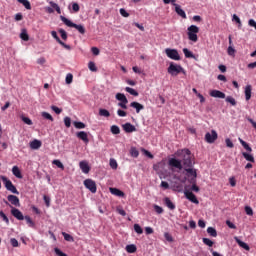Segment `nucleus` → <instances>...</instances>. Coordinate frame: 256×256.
Returning a JSON list of instances; mask_svg holds the SVG:
<instances>
[{
  "label": "nucleus",
  "instance_id": "nucleus-63",
  "mask_svg": "<svg viewBox=\"0 0 256 256\" xmlns=\"http://www.w3.org/2000/svg\"><path fill=\"white\" fill-rule=\"evenodd\" d=\"M191 183H192L191 191H194L195 193H199V186H197L195 182H191Z\"/></svg>",
  "mask_w": 256,
  "mask_h": 256
},
{
  "label": "nucleus",
  "instance_id": "nucleus-59",
  "mask_svg": "<svg viewBox=\"0 0 256 256\" xmlns=\"http://www.w3.org/2000/svg\"><path fill=\"white\" fill-rule=\"evenodd\" d=\"M117 115L118 117H127V112H125V110L118 109Z\"/></svg>",
  "mask_w": 256,
  "mask_h": 256
},
{
  "label": "nucleus",
  "instance_id": "nucleus-51",
  "mask_svg": "<svg viewBox=\"0 0 256 256\" xmlns=\"http://www.w3.org/2000/svg\"><path fill=\"white\" fill-rule=\"evenodd\" d=\"M88 69H90L93 72H97V66L95 65V62H89Z\"/></svg>",
  "mask_w": 256,
  "mask_h": 256
},
{
  "label": "nucleus",
  "instance_id": "nucleus-54",
  "mask_svg": "<svg viewBox=\"0 0 256 256\" xmlns=\"http://www.w3.org/2000/svg\"><path fill=\"white\" fill-rule=\"evenodd\" d=\"M51 109H52V111H54V113H56V115H61V113L63 111L61 108H59L57 106H51Z\"/></svg>",
  "mask_w": 256,
  "mask_h": 256
},
{
  "label": "nucleus",
  "instance_id": "nucleus-23",
  "mask_svg": "<svg viewBox=\"0 0 256 256\" xmlns=\"http://www.w3.org/2000/svg\"><path fill=\"white\" fill-rule=\"evenodd\" d=\"M110 193L112 195H116V197H125V192H123L117 188H110Z\"/></svg>",
  "mask_w": 256,
  "mask_h": 256
},
{
  "label": "nucleus",
  "instance_id": "nucleus-46",
  "mask_svg": "<svg viewBox=\"0 0 256 256\" xmlns=\"http://www.w3.org/2000/svg\"><path fill=\"white\" fill-rule=\"evenodd\" d=\"M42 117L44 119H47L48 121H54L53 116H51V114H49V112H42Z\"/></svg>",
  "mask_w": 256,
  "mask_h": 256
},
{
  "label": "nucleus",
  "instance_id": "nucleus-60",
  "mask_svg": "<svg viewBox=\"0 0 256 256\" xmlns=\"http://www.w3.org/2000/svg\"><path fill=\"white\" fill-rule=\"evenodd\" d=\"M154 210L156 211V213H158V215H161V213H163V208L159 205H154Z\"/></svg>",
  "mask_w": 256,
  "mask_h": 256
},
{
  "label": "nucleus",
  "instance_id": "nucleus-19",
  "mask_svg": "<svg viewBox=\"0 0 256 256\" xmlns=\"http://www.w3.org/2000/svg\"><path fill=\"white\" fill-rule=\"evenodd\" d=\"M130 107L135 109L136 113H141V111H143V109H145V106H143V104H141L139 102H131Z\"/></svg>",
  "mask_w": 256,
  "mask_h": 256
},
{
  "label": "nucleus",
  "instance_id": "nucleus-42",
  "mask_svg": "<svg viewBox=\"0 0 256 256\" xmlns=\"http://www.w3.org/2000/svg\"><path fill=\"white\" fill-rule=\"evenodd\" d=\"M53 165H56V167H58V169H65V166L63 165V163L61 162V160H53Z\"/></svg>",
  "mask_w": 256,
  "mask_h": 256
},
{
  "label": "nucleus",
  "instance_id": "nucleus-21",
  "mask_svg": "<svg viewBox=\"0 0 256 256\" xmlns=\"http://www.w3.org/2000/svg\"><path fill=\"white\" fill-rule=\"evenodd\" d=\"M174 7H175V12L177 13V15L182 17V19H187V14L185 13V10H182L181 6L179 4L174 5Z\"/></svg>",
  "mask_w": 256,
  "mask_h": 256
},
{
  "label": "nucleus",
  "instance_id": "nucleus-44",
  "mask_svg": "<svg viewBox=\"0 0 256 256\" xmlns=\"http://www.w3.org/2000/svg\"><path fill=\"white\" fill-rule=\"evenodd\" d=\"M134 231L135 233H138V235H142L143 233V228L139 224H134Z\"/></svg>",
  "mask_w": 256,
  "mask_h": 256
},
{
  "label": "nucleus",
  "instance_id": "nucleus-62",
  "mask_svg": "<svg viewBox=\"0 0 256 256\" xmlns=\"http://www.w3.org/2000/svg\"><path fill=\"white\" fill-rule=\"evenodd\" d=\"M10 243L12 247H19V241H17L15 238L10 239Z\"/></svg>",
  "mask_w": 256,
  "mask_h": 256
},
{
  "label": "nucleus",
  "instance_id": "nucleus-33",
  "mask_svg": "<svg viewBox=\"0 0 256 256\" xmlns=\"http://www.w3.org/2000/svg\"><path fill=\"white\" fill-rule=\"evenodd\" d=\"M18 3H21L25 7V9L31 11V2H29V0H18Z\"/></svg>",
  "mask_w": 256,
  "mask_h": 256
},
{
  "label": "nucleus",
  "instance_id": "nucleus-22",
  "mask_svg": "<svg viewBox=\"0 0 256 256\" xmlns=\"http://www.w3.org/2000/svg\"><path fill=\"white\" fill-rule=\"evenodd\" d=\"M12 174L15 175L17 179H23V174H21V170L19 169V166H13Z\"/></svg>",
  "mask_w": 256,
  "mask_h": 256
},
{
  "label": "nucleus",
  "instance_id": "nucleus-14",
  "mask_svg": "<svg viewBox=\"0 0 256 256\" xmlns=\"http://www.w3.org/2000/svg\"><path fill=\"white\" fill-rule=\"evenodd\" d=\"M11 215H13L15 219H18V221H23V219H25V216H23V213L17 208L11 209Z\"/></svg>",
  "mask_w": 256,
  "mask_h": 256
},
{
  "label": "nucleus",
  "instance_id": "nucleus-55",
  "mask_svg": "<svg viewBox=\"0 0 256 256\" xmlns=\"http://www.w3.org/2000/svg\"><path fill=\"white\" fill-rule=\"evenodd\" d=\"M245 213H246V215H249L250 217H252L253 208H251L250 206H245Z\"/></svg>",
  "mask_w": 256,
  "mask_h": 256
},
{
  "label": "nucleus",
  "instance_id": "nucleus-16",
  "mask_svg": "<svg viewBox=\"0 0 256 256\" xmlns=\"http://www.w3.org/2000/svg\"><path fill=\"white\" fill-rule=\"evenodd\" d=\"M122 129L125 131V133H134V131H137V128L129 122L122 125Z\"/></svg>",
  "mask_w": 256,
  "mask_h": 256
},
{
  "label": "nucleus",
  "instance_id": "nucleus-28",
  "mask_svg": "<svg viewBox=\"0 0 256 256\" xmlns=\"http://www.w3.org/2000/svg\"><path fill=\"white\" fill-rule=\"evenodd\" d=\"M183 53L186 57V59H196V57L193 55V52H191L189 49L184 48Z\"/></svg>",
  "mask_w": 256,
  "mask_h": 256
},
{
  "label": "nucleus",
  "instance_id": "nucleus-3",
  "mask_svg": "<svg viewBox=\"0 0 256 256\" xmlns=\"http://www.w3.org/2000/svg\"><path fill=\"white\" fill-rule=\"evenodd\" d=\"M169 75L172 77H177L179 73H183L185 75V69L181 65H175V63L171 62L168 69H167Z\"/></svg>",
  "mask_w": 256,
  "mask_h": 256
},
{
  "label": "nucleus",
  "instance_id": "nucleus-58",
  "mask_svg": "<svg viewBox=\"0 0 256 256\" xmlns=\"http://www.w3.org/2000/svg\"><path fill=\"white\" fill-rule=\"evenodd\" d=\"M0 217L3 219V221H5V223H9V218L4 211H0Z\"/></svg>",
  "mask_w": 256,
  "mask_h": 256
},
{
  "label": "nucleus",
  "instance_id": "nucleus-17",
  "mask_svg": "<svg viewBox=\"0 0 256 256\" xmlns=\"http://www.w3.org/2000/svg\"><path fill=\"white\" fill-rule=\"evenodd\" d=\"M210 97H214L215 99H225V93L219 90H211Z\"/></svg>",
  "mask_w": 256,
  "mask_h": 256
},
{
  "label": "nucleus",
  "instance_id": "nucleus-2",
  "mask_svg": "<svg viewBox=\"0 0 256 256\" xmlns=\"http://www.w3.org/2000/svg\"><path fill=\"white\" fill-rule=\"evenodd\" d=\"M61 21L67 25V27H73L76 31H78L81 35H85V26L81 24H75L71 20L65 18V16H60Z\"/></svg>",
  "mask_w": 256,
  "mask_h": 256
},
{
  "label": "nucleus",
  "instance_id": "nucleus-6",
  "mask_svg": "<svg viewBox=\"0 0 256 256\" xmlns=\"http://www.w3.org/2000/svg\"><path fill=\"white\" fill-rule=\"evenodd\" d=\"M165 53L169 59H172L173 61H181V56L177 49L166 48Z\"/></svg>",
  "mask_w": 256,
  "mask_h": 256
},
{
  "label": "nucleus",
  "instance_id": "nucleus-56",
  "mask_svg": "<svg viewBox=\"0 0 256 256\" xmlns=\"http://www.w3.org/2000/svg\"><path fill=\"white\" fill-rule=\"evenodd\" d=\"M228 55H230L231 57L235 56V48H233V46H229L228 50H227Z\"/></svg>",
  "mask_w": 256,
  "mask_h": 256
},
{
  "label": "nucleus",
  "instance_id": "nucleus-24",
  "mask_svg": "<svg viewBox=\"0 0 256 256\" xmlns=\"http://www.w3.org/2000/svg\"><path fill=\"white\" fill-rule=\"evenodd\" d=\"M236 243L239 245V247H242V249H245V251H249V246L247 243L241 241V239H239V237H234Z\"/></svg>",
  "mask_w": 256,
  "mask_h": 256
},
{
  "label": "nucleus",
  "instance_id": "nucleus-61",
  "mask_svg": "<svg viewBox=\"0 0 256 256\" xmlns=\"http://www.w3.org/2000/svg\"><path fill=\"white\" fill-rule=\"evenodd\" d=\"M110 167L112 169H117L118 165H117V161L115 159L110 160Z\"/></svg>",
  "mask_w": 256,
  "mask_h": 256
},
{
  "label": "nucleus",
  "instance_id": "nucleus-39",
  "mask_svg": "<svg viewBox=\"0 0 256 256\" xmlns=\"http://www.w3.org/2000/svg\"><path fill=\"white\" fill-rule=\"evenodd\" d=\"M62 235L65 241H69L70 243H73V241H75V239H73V236H71V234H67V232H62Z\"/></svg>",
  "mask_w": 256,
  "mask_h": 256
},
{
  "label": "nucleus",
  "instance_id": "nucleus-47",
  "mask_svg": "<svg viewBox=\"0 0 256 256\" xmlns=\"http://www.w3.org/2000/svg\"><path fill=\"white\" fill-rule=\"evenodd\" d=\"M58 33L61 35V39H63V41H67V32L63 29H59Z\"/></svg>",
  "mask_w": 256,
  "mask_h": 256
},
{
  "label": "nucleus",
  "instance_id": "nucleus-1",
  "mask_svg": "<svg viewBox=\"0 0 256 256\" xmlns=\"http://www.w3.org/2000/svg\"><path fill=\"white\" fill-rule=\"evenodd\" d=\"M182 165L184 169H189L190 167H193V160H191V150L189 149H184L182 150Z\"/></svg>",
  "mask_w": 256,
  "mask_h": 256
},
{
  "label": "nucleus",
  "instance_id": "nucleus-53",
  "mask_svg": "<svg viewBox=\"0 0 256 256\" xmlns=\"http://www.w3.org/2000/svg\"><path fill=\"white\" fill-rule=\"evenodd\" d=\"M226 102L231 103L233 106L237 105V101H235V98H233L232 96H228L226 98Z\"/></svg>",
  "mask_w": 256,
  "mask_h": 256
},
{
  "label": "nucleus",
  "instance_id": "nucleus-12",
  "mask_svg": "<svg viewBox=\"0 0 256 256\" xmlns=\"http://www.w3.org/2000/svg\"><path fill=\"white\" fill-rule=\"evenodd\" d=\"M52 37L61 45L64 49H67V51H71V46L68 44H65V42H62L61 38L57 35L56 31L51 32Z\"/></svg>",
  "mask_w": 256,
  "mask_h": 256
},
{
  "label": "nucleus",
  "instance_id": "nucleus-20",
  "mask_svg": "<svg viewBox=\"0 0 256 256\" xmlns=\"http://www.w3.org/2000/svg\"><path fill=\"white\" fill-rule=\"evenodd\" d=\"M79 167L82 171V173H89V171H91V168L89 167V163H87V161H81L79 163Z\"/></svg>",
  "mask_w": 256,
  "mask_h": 256
},
{
  "label": "nucleus",
  "instance_id": "nucleus-36",
  "mask_svg": "<svg viewBox=\"0 0 256 256\" xmlns=\"http://www.w3.org/2000/svg\"><path fill=\"white\" fill-rule=\"evenodd\" d=\"M127 253H135L137 251V246L135 244H130L126 246Z\"/></svg>",
  "mask_w": 256,
  "mask_h": 256
},
{
  "label": "nucleus",
  "instance_id": "nucleus-29",
  "mask_svg": "<svg viewBox=\"0 0 256 256\" xmlns=\"http://www.w3.org/2000/svg\"><path fill=\"white\" fill-rule=\"evenodd\" d=\"M50 7H52V9H55L56 13H58V15H61V7H59V4L50 1L49 2Z\"/></svg>",
  "mask_w": 256,
  "mask_h": 256
},
{
  "label": "nucleus",
  "instance_id": "nucleus-41",
  "mask_svg": "<svg viewBox=\"0 0 256 256\" xmlns=\"http://www.w3.org/2000/svg\"><path fill=\"white\" fill-rule=\"evenodd\" d=\"M73 125L76 129H85L86 125L83 122H73Z\"/></svg>",
  "mask_w": 256,
  "mask_h": 256
},
{
  "label": "nucleus",
  "instance_id": "nucleus-37",
  "mask_svg": "<svg viewBox=\"0 0 256 256\" xmlns=\"http://www.w3.org/2000/svg\"><path fill=\"white\" fill-rule=\"evenodd\" d=\"M207 233L210 235V237H217V230L213 227H208Z\"/></svg>",
  "mask_w": 256,
  "mask_h": 256
},
{
  "label": "nucleus",
  "instance_id": "nucleus-64",
  "mask_svg": "<svg viewBox=\"0 0 256 256\" xmlns=\"http://www.w3.org/2000/svg\"><path fill=\"white\" fill-rule=\"evenodd\" d=\"M72 9H73L74 13H79V9H80L79 4L78 3H73L72 4Z\"/></svg>",
  "mask_w": 256,
  "mask_h": 256
},
{
  "label": "nucleus",
  "instance_id": "nucleus-15",
  "mask_svg": "<svg viewBox=\"0 0 256 256\" xmlns=\"http://www.w3.org/2000/svg\"><path fill=\"white\" fill-rule=\"evenodd\" d=\"M7 200L11 205H14V207H21V203L19 202V197L15 195H8Z\"/></svg>",
  "mask_w": 256,
  "mask_h": 256
},
{
  "label": "nucleus",
  "instance_id": "nucleus-38",
  "mask_svg": "<svg viewBox=\"0 0 256 256\" xmlns=\"http://www.w3.org/2000/svg\"><path fill=\"white\" fill-rule=\"evenodd\" d=\"M24 219H25L28 227H32V228L35 227V222L31 219L30 216H25Z\"/></svg>",
  "mask_w": 256,
  "mask_h": 256
},
{
  "label": "nucleus",
  "instance_id": "nucleus-50",
  "mask_svg": "<svg viewBox=\"0 0 256 256\" xmlns=\"http://www.w3.org/2000/svg\"><path fill=\"white\" fill-rule=\"evenodd\" d=\"M64 125H65V127H67V129H69V127H71V118L69 116H66L64 118Z\"/></svg>",
  "mask_w": 256,
  "mask_h": 256
},
{
  "label": "nucleus",
  "instance_id": "nucleus-13",
  "mask_svg": "<svg viewBox=\"0 0 256 256\" xmlns=\"http://www.w3.org/2000/svg\"><path fill=\"white\" fill-rule=\"evenodd\" d=\"M217 131L212 130L211 133L207 132L205 134V140L207 143H213L214 141H217Z\"/></svg>",
  "mask_w": 256,
  "mask_h": 256
},
{
  "label": "nucleus",
  "instance_id": "nucleus-52",
  "mask_svg": "<svg viewBox=\"0 0 256 256\" xmlns=\"http://www.w3.org/2000/svg\"><path fill=\"white\" fill-rule=\"evenodd\" d=\"M116 211H117V213H118L119 215H122V217H125V215H127V212H125V211L123 210V207H121V206H118V207L116 208Z\"/></svg>",
  "mask_w": 256,
  "mask_h": 256
},
{
  "label": "nucleus",
  "instance_id": "nucleus-4",
  "mask_svg": "<svg viewBox=\"0 0 256 256\" xmlns=\"http://www.w3.org/2000/svg\"><path fill=\"white\" fill-rule=\"evenodd\" d=\"M197 33H199V27L196 25H191L188 27V39L189 41H192L193 43H197L199 41V37L197 36Z\"/></svg>",
  "mask_w": 256,
  "mask_h": 256
},
{
  "label": "nucleus",
  "instance_id": "nucleus-25",
  "mask_svg": "<svg viewBox=\"0 0 256 256\" xmlns=\"http://www.w3.org/2000/svg\"><path fill=\"white\" fill-rule=\"evenodd\" d=\"M251 91H252L251 85H247L244 91L246 101H249L251 99Z\"/></svg>",
  "mask_w": 256,
  "mask_h": 256
},
{
  "label": "nucleus",
  "instance_id": "nucleus-7",
  "mask_svg": "<svg viewBox=\"0 0 256 256\" xmlns=\"http://www.w3.org/2000/svg\"><path fill=\"white\" fill-rule=\"evenodd\" d=\"M117 101H120L118 103V106L121 107V109H127V103H129V100H127V96L123 93H117L116 94Z\"/></svg>",
  "mask_w": 256,
  "mask_h": 256
},
{
  "label": "nucleus",
  "instance_id": "nucleus-57",
  "mask_svg": "<svg viewBox=\"0 0 256 256\" xmlns=\"http://www.w3.org/2000/svg\"><path fill=\"white\" fill-rule=\"evenodd\" d=\"M225 143H226V146L229 147V149H233V147H235V145L233 144V142L229 138H227L225 140Z\"/></svg>",
  "mask_w": 256,
  "mask_h": 256
},
{
  "label": "nucleus",
  "instance_id": "nucleus-31",
  "mask_svg": "<svg viewBox=\"0 0 256 256\" xmlns=\"http://www.w3.org/2000/svg\"><path fill=\"white\" fill-rule=\"evenodd\" d=\"M244 159H246V161H250V163H255V157H253V155L247 153V152H243L242 153Z\"/></svg>",
  "mask_w": 256,
  "mask_h": 256
},
{
  "label": "nucleus",
  "instance_id": "nucleus-5",
  "mask_svg": "<svg viewBox=\"0 0 256 256\" xmlns=\"http://www.w3.org/2000/svg\"><path fill=\"white\" fill-rule=\"evenodd\" d=\"M5 188L7 189V191H11V193H14L15 195H19V191L17 190V188L15 187V185H13V182H11V180H9L7 177L2 176L1 177Z\"/></svg>",
  "mask_w": 256,
  "mask_h": 256
},
{
  "label": "nucleus",
  "instance_id": "nucleus-11",
  "mask_svg": "<svg viewBox=\"0 0 256 256\" xmlns=\"http://www.w3.org/2000/svg\"><path fill=\"white\" fill-rule=\"evenodd\" d=\"M187 173V177H192L190 183H196L197 181V170L192 167L184 169Z\"/></svg>",
  "mask_w": 256,
  "mask_h": 256
},
{
  "label": "nucleus",
  "instance_id": "nucleus-30",
  "mask_svg": "<svg viewBox=\"0 0 256 256\" xmlns=\"http://www.w3.org/2000/svg\"><path fill=\"white\" fill-rule=\"evenodd\" d=\"M164 202H165L166 207H168V209H171V211L175 210V204H173V203L171 202V199H169L168 197H166V198L164 199Z\"/></svg>",
  "mask_w": 256,
  "mask_h": 256
},
{
  "label": "nucleus",
  "instance_id": "nucleus-26",
  "mask_svg": "<svg viewBox=\"0 0 256 256\" xmlns=\"http://www.w3.org/2000/svg\"><path fill=\"white\" fill-rule=\"evenodd\" d=\"M238 141L240 142L242 147H244V149L248 151V153H251V151H253L251 146H249V144L247 142H245L243 139L239 138Z\"/></svg>",
  "mask_w": 256,
  "mask_h": 256
},
{
  "label": "nucleus",
  "instance_id": "nucleus-40",
  "mask_svg": "<svg viewBox=\"0 0 256 256\" xmlns=\"http://www.w3.org/2000/svg\"><path fill=\"white\" fill-rule=\"evenodd\" d=\"M20 39H22V41H28L29 40V34H27L26 30H23L20 33Z\"/></svg>",
  "mask_w": 256,
  "mask_h": 256
},
{
  "label": "nucleus",
  "instance_id": "nucleus-8",
  "mask_svg": "<svg viewBox=\"0 0 256 256\" xmlns=\"http://www.w3.org/2000/svg\"><path fill=\"white\" fill-rule=\"evenodd\" d=\"M168 165L169 167H171V169H179V171H181V169H183V164L181 162V160L176 159V158H170L168 160Z\"/></svg>",
  "mask_w": 256,
  "mask_h": 256
},
{
  "label": "nucleus",
  "instance_id": "nucleus-35",
  "mask_svg": "<svg viewBox=\"0 0 256 256\" xmlns=\"http://www.w3.org/2000/svg\"><path fill=\"white\" fill-rule=\"evenodd\" d=\"M110 131L113 135H119L121 133V129L117 125H112Z\"/></svg>",
  "mask_w": 256,
  "mask_h": 256
},
{
  "label": "nucleus",
  "instance_id": "nucleus-43",
  "mask_svg": "<svg viewBox=\"0 0 256 256\" xmlns=\"http://www.w3.org/2000/svg\"><path fill=\"white\" fill-rule=\"evenodd\" d=\"M65 81H66V84H67V85H71V84L73 83V74L68 73V74L66 75Z\"/></svg>",
  "mask_w": 256,
  "mask_h": 256
},
{
  "label": "nucleus",
  "instance_id": "nucleus-48",
  "mask_svg": "<svg viewBox=\"0 0 256 256\" xmlns=\"http://www.w3.org/2000/svg\"><path fill=\"white\" fill-rule=\"evenodd\" d=\"M21 119L26 125H33V121L29 117L21 116Z\"/></svg>",
  "mask_w": 256,
  "mask_h": 256
},
{
  "label": "nucleus",
  "instance_id": "nucleus-45",
  "mask_svg": "<svg viewBox=\"0 0 256 256\" xmlns=\"http://www.w3.org/2000/svg\"><path fill=\"white\" fill-rule=\"evenodd\" d=\"M130 154H131V157H139V150H137V148H131L130 149Z\"/></svg>",
  "mask_w": 256,
  "mask_h": 256
},
{
  "label": "nucleus",
  "instance_id": "nucleus-34",
  "mask_svg": "<svg viewBox=\"0 0 256 256\" xmlns=\"http://www.w3.org/2000/svg\"><path fill=\"white\" fill-rule=\"evenodd\" d=\"M125 91L127 93H130V95H133L134 97H139V92H137V90L131 88V87H126Z\"/></svg>",
  "mask_w": 256,
  "mask_h": 256
},
{
  "label": "nucleus",
  "instance_id": "nucleus-32",
  "mask_svg": "<svg viewBox=\"0 0 256 256\" xmlns=\"http://www.w3.org/2000/svg\"><path fill=\"white\" fill-rule=\"evenodd\" d=\"M100 117H111V113L107 109L100 108L99 109Z\"/></svg>",
  "mask_w": 256,
  "mask_h": 256
},
{
  "label": "nucleus",
  "instance_id": "nucleus-27",
  "mask_svg": "<svg viewBox=\"0 0 256 256\" xmlns=\"http://www.w3.org/2000/svg\"><path fill=\"white\" fill-rule=\"evenodd\" d=\"M41 141L40 140H37V139H35V140H33L32 142H30V147L32 148V149H40V147H41Z\"/></svg>",
  "mask_w": 256,
  "mask_h": 256
},
{
  "label": "nucleus",
  "instance_id": "nucleus-49",
  "mask_svg": "<svg viewBox=\"0 0 256 256\" xmlns=\"http://www.w3.org/2000/svg\"><path fill=\"white\" fill-rule=\"evenodd\" d=\"M202 241L204 245H207L208 247H211L212 245H214V242L209 238H203Z\"/></svg>",
  "mask_w": 256,
  "mask_h": 256
},
{
  "label": "nucleus",
  "instance_id": "nucleus-9",
  "mask_svg": "<svg viewBox=\"0 0 256 256\" xmlns=\"http://www.w3.org/2000/svg\"><path fill=\"white\" fill-rule=\"evenodd\" d=\"M84 186L89 189L91 193H97V184L92 179H86L84 181Z\"/></svg>",
  "mask_w": 256,
  "mask_h": 256
},
{
  "label": "nucleus",
  "instance_id": "nucleus-18",
  "mask_svg": "<svg viewBox=\"0 0 256 256\" xmlns=\"http://www.w3.org/2000/svg\"><path fill=\"white\" fill-rule=\"evenodd\" d=\"M76 137L78 139H81L84 143H89V136L87 135V132L85 131H80L76 134Z\"/></svg>",
  "mask_w": 256,
  "mask_h": 256
},
{
  "label": "nucleus",
  "instance_id": "nucleus-10",
  "mask_svg": "<svg viewBox=\"0 0 256 256\" xmlns=\"http://www.w3.org/2000/svg\"><path fill=\"white\" fill-rule=\"evenodd\" d=\"M184 195L186 199H188V201H191V203H194L195 205H199V200L197 199V196H195L193 192L185 189Z\"/></svg>",
  "mask_w": 256,
  "mask_h": 256
}]
</instances>
